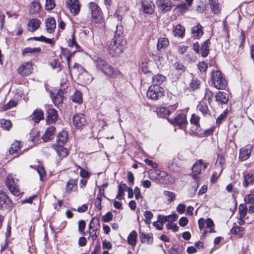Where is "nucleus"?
I'll list each match as a JSON object with an SVG mask.
<instances>
[{
	"label": "nucleus",
	"instance_id": "nucleus-1",
	"mask_svg": "<svg viewBox=\"0 0 254 254\" xmlns=\"http://www.w3.org/2000/svg\"><path fill=\"white\" fill-rule=\"evenodd\" d=\"M123 28L121 25H117L115 32L114 38L111 42L109 52L112 56H118L123 53L126 46V41L123 36Z\"/></svg>",
	"mask_w": 254,
	"mask_h": 254
},
{
	"label": "nucleus",
	"instance_id": "nucleus-2",
	"mask_svg": "<svg viewBox=\"0 0 254 254\" xmlns=\"http://www.w3.org/2000/svg\"><path fill=\"white\" fill-rule=\"evenodd\" d=\"M96 67L105 74L112 78L122 76L121 72L117 69H114L109 64L101 58L94 60Z\"/></svg>",
	"mask_w": 254,
	"mask_h": 254
},
{
	"label": "nucleus",
	"instance_id": "nucleus-3",
	"mask_svg": "<svg viewBox=\"0 0 254 254\" xmlns=\"http://www.w3.org/2000/svg\"><path fill=\"white\" fill-rule=\"evenodd\" d=\"M211 80L212 84L217 89H225L227 85L224 75L218 70H213L211 72Z\"/></svg>",
	"mask_w": 254,
	"mask_h": 254
},
{
	"label": "nucleus",
	"instance_id": "nucleus-4",
	"mask_svg": "<svg viewBox=\"0 0 254 254\" xmlns=\"http://www.w3.org/2000/svg\"><path fill=\"white\" fill-rule=\"evenodd\" d=\"M147 96L152 100H157L164 96V90L160 86L152 85L149 87Z\"/></svg>",
	"mask_w": 254,
	"mask_h": 254
},
{
	"label": "nucleus",
	"instance_id": "nucleus-5",
	"mask_svg": "<svg viewBox=\"0 0 254 254\" xmlns=\"http://www.w3.org/2000/svg\"><path fill=\"white\" fill-rule=\"evenodd\" d=\"M5 184L11 193L15 196H19L21 191L17 183L14 181V177L11 174H8L5 180Z\"/></svg>",
	"mask_w": 254,
	"mask_h": 254
},
{
	"label": "nucleus",
	"instance_id": "nucleus-6",
	"mask_svg": "<svg viewBox=\"0 0 254 254\" xmlns=\"http://www.w3.org/2000/svg\"><path fill=\"white\" fill-rule=\"evenodd\" d=\"M208 163L207 162H203L202 159L199 160L195 163L192 168V177L193 179L196 181L197 187H198L197 182L199 180V174L201 173L202 166L204 169H205L208 167Z\"/></svg>",
	"mask_w": 254,
	"mask_h": 254
},
{
	"label": "nucleus",
	"instance_id": "nucleus-7",
	"mask_svg": "<svg viewBox=\"0 0 254 254\" xmlns=\"http://www.w3.org/2000/svg\"><path fill=\"white\" fill-rule=\"evenodd\" d=\"M89 8L91 11V18L95 23L99 22L102 17L101 8L95 2H91L89 4Z\"/></svg>",
	"mask_w": 254,
	"mask_h": 254
},
{
	"label": "nucleus",
	"instance_id": "nucleus-8",
	"mask_svg": "<svg viewBox=\"0 0 254 254\" xmlns=\"http://www.w3.org/2000/svg\"><path fill=\"white\" fill-rule=\"evenodd\" d=\"M153 173L157 175L160 178H164L163 181H160L161 183L172 184L175 181V179L172 176L168 175L165 172H159L158 171H155L150 173V178L151 179H154L152 176Z\"/></svg>",
	"mask_w": 254,
	"mask_h": 254
},
{
	"label": "nucleus",
	"instance_id": "nucleus-9",
	"mask_svg": "<svg viewBox=\"0 0 254 254\" xmlns=\"http://www.w3.org/2000/svg\"><path fill=\"white\" fill-rule=\"evenodd\" d=\"M74 125L78 128H81L87 124V119L85 115L81 113L75 114L73 117Z\"/></svg>",
	"mask_w": 254,
	"mask_h": 254
},
{
	"label": "nucleus",
	"instance_id": "nucleus-10",
	"mask_svg": "<svg viewBox=\"0 0 254 254\" xmlns=\"http://www.w3.org/2000/svg\"><path fill=\"white\" fill-rule=\"evenodd\" d=\"M79 67L81 69L82 71L78 75L79 79L85 84L90 83L93 79L92 76L86 70L82 69L78 64H75L71 69H75Z\"/></svg>",
	"mask_w": 254,
	"mask_h": 254
},
{
	"label": "nucleus",
	"instance_id": "nucleus-11",
	"mask_svg": "<svg viewBox=\"0 0 254 254\" xmlns=\"http://www.w3.org/2000/svg\"><path fill=\"white\" fill-rule=\"evenodd\" d=\"M32 71L33 66L30 62L23 63L18 69L19 74L23 76L29 75L32 73Z\"/></svg>",
	"mask_w": 254,
	"mask_h": 254
},
{
	"label": "nucleus",
	"instance_id": "nucleus-12",
	"mask_svg": "<svg viewBox=\"0 0 254 254\" xmlns=\"http://www.w3.org/2000/svg\"><path fill=\"white\" fill-rule=\"evenodd\" d=\"M67 6L73 15H77L80 9V4L78 0H66Z\"/></svg>",
	"mask_w": 254,
	"mask_h": 254
},
{
	"label": "nucleus",
	"instance_id": "nucleus-13",
	"mask_svg": "<svg viewBox=\"0 0 254 254\" xmlns=\"http://www.w3.org/2000/svg\"><path fill=\"white\" fill-rule=\"evenodd\" d=\"M156 4L159 10L164 12L170 11L172 7L170 0H157Z\"/></svg>",
	"mask_w": 254,
	"mask_h": 254
},
{
	"label": "nucleus",
	"instance_id": "nucleus-14",
	"mask_svg": "<svg viewBox=\"0 0 254 254\" xmlns=\"http://www.w3.org/2000/svg\"><path fill=\"white\" fill-rule=\"evenodd\" d=\"M243 178V185L245 188L253 185L254 183V172L250 171L244 173Z\"/></svg>",
	"mask_w": 254,
	"mask_h": 254
},
{
	"label": "nucleus",
	"instance_id": "nucleus-15",
	"mask_svg": "<svg viewBox=\"0 0 254 254\" xmlns=\"http://www.w3.org/2000/svg\"><path fill=\"white\" fill-rule=\"evenodd\" d=\"M171 123L178 126L181 128H185L188 123L186 116L184 114L178 115Z\"/></svg>",
	"mask_w": 254,
	"mask_h": 254
},
{
	"label": "nucleus",
	"instance_id": "nucleus-16",
	"mask_svg": "<svg viewBox=\"0 0 254 254\" xmlns=\"http://www.w3.org/2000/svg\"><path fill=\"white\" fill-rule=\"evenodd\" d=\"M142 9L144 13L152 14L154 11V5L151 0H142Z\"/></svg>",
	"mask_w": 254,
	"mask_h": 254
},
{
	"label": "nucleus",
	"instance_id": "nucleus-17",
	"mask_svg": "<svg viewBox=\"0 0 254 254\" xmlns=\"http://www.w3.org/2000/svg\"><path fill=\"white\" fill-rule=\"evenodd\" d=\"M252 146L250 145H246L240 150L239 158L242 161L248 159L251 155Z\"/></svg>",
	"mask_w": 254,
	"mask_h": 254
},
{
	"label": "nucleus",
	"instance_id": "nucleus-18",
	"mask_svg": "<svg viewBox=\"0 0 254 254\" xmlns=\"http://www.w3.org/2000/svg\"><path fill=\"white\" fill-rule=\"evenodd\" d=\"M41 51L40 47H26L22 50V54L23 56H32L38 55Z\"/></svg>",
	"mask_w": 254,
	"mask_h": 254
},
{
	"label": "nucleus",
	"instance_id": "nucleus-19",
	"mask_svg": "<svg viewBox=\"0 0 254 254\" xmlns=\"http://www.w3.org/2000/svg\"><path fill=\"white\" fill-rule=\"evenodd\" d=\"M56 128L54 126L49 127L46 130L42 136V139L44 141H48L52 139L55 136Z\"/></svg>",
	"mask_w": 254,
	"mask_h": 254
},
{
	"label": "nucleus",
	"instance_id": "nucleus-20",
	"mask_svg": "<svg viewBox=\"0 0 254 254\" xmlns=\"http://www.w3.org/2000/svg\"><path fill=\"white\" fill-rule=\"evenodd\" d=\"M77 180L74 179H70L66 183L65 191L67 193H71L77 190Z\"/></svg>",
	"mask_w": 254,
	"mask_h": 254
},
{
	"label": "nucleus",
	"instance_id": "nucleus-21",
	"mask_svg": "<svg viewBox=\"0 0 254 254\" xmlns=\"http://www.w3.org/2000/svg\"><path fill=\"white\" fill-rule=\"evenodd\" d=\"M11 200L4 192H0V208L11 206Z\"/></svg>",
	"mask_w": 254,
	"mask_h": 254
},
{
	"label": "nucleus",
	"instance_id": "nucleus-22",
	"mask_svg": "<svg viewBox=\"0 0 254 254\" xmlns=\"http://www.w3.org/2000/svg\"><path fill=\"white\" fill-rule=\"evenodd\" d=\"M41 23V21L37 18L31 19L27 23L28 30L30 32H34L39 28Z\"/></svg>",
	"mask_w": 254,
	"mask_h": 254
},
{
	"label": "nucleus",
	"instance_id": "nucleus-23",
	"mask_svg": "<svg viewBox=\"0 0 254 254\" xmlns=\"http://www.w3.org/2000/svg\"><path fill=\"white\" fill-rule=\"evenodd\" d=\"M203 34L202 27L199 24H198L191 28V37L194 39L200 38L202 36Z\"/></svg>",
	"mask_w": 254,
	"mask_h": 254
},
{
	"label": "nucleus",
	"instance_id": "nucleus-24",
	"mask_svg": "<svg viewBox=\"0 0 254 254\" xmlns=\"http://www.w3.org/2000/svg\"><path fill=\"white\" fill-rule=\"evenodd\" d=\"M41 8V4L37 1L31 2L28 6L29 12L32 14L38 13L40 11Z\"/></svg>",
	"mask_w": 254,
	"mask_h": 254
},
{
	"label": "nucleus",
	"instance_id": "nucleus-25",
	"mask_svg": "<svg viewBox=\"0 0 254 254\" xmlns=\"http://www.w3.org/2000/svg\"><path fill=\"white\" fill-rule=\"evenodd\" d=\"M56 26V20L53 17L48 18L46 21V27L47 31L49 33H52Z\"/></svg>",
	"mask_w": 254,
	"mask_h": 254
},
{
	"label": "nucleus",
	"instance_id": "nucleus-26",
	"mask_svg": "<svg viewBox=\"0 0 254 254\" xmlns=\"http://www.w3.org/2000/svg\"><path fill=\"white\" fill-rule=\"evenodd\" d=\"M175 70L172 73V74L176 75V78H178L180 75L185 72L186 70L185 66L179 63H176L174 65Z\"/></svg>",
	"mask_w": 254,
	"mask_h": 254
},
{
	"label": "nucleus",
	"instance_id": "nucleus-27",
	"mask_svg": "<svg viewBox=\"0 0 254 254\" xmlns=\"http://www.w3.org/2000/svg\"><path fill=\"white\" fill-rule=\"evenodd\" d=\"M32 120L35 123H38L44 119V113L40 109L35 110L31 116Z\"/></svg>",
	"mask_w": 254,
	"mask_h": 254
},
{
	"label": "nucleus",
	"instance_id": "nucleus-28",
	"mask_svg": "<svg viewBox=\"0 0 254 254\" xmlns=\"http://www.w3.org/2000/svg\"><path fill=\"white\" fill-rule=\"evenodd\" d=\"M68 134L66 131H62L57 136V141L59 145H64L67 141Z\"/></svg>",
	"mask_w": 254,
	"mask_h": 254
},
{
	"label": "nucleus",
	"instance_id": "nucleus-29",
	"mask_svg": "<svg viewBox=\"0 0 254 254\" xmlns=\"http://www.w3.org/2000/svg\"><path fill=\"white\" fill-rule=\"evenodd\" d=\"M53 147L60 157L63 158L65 157L67 155V150L66 148L63 147V145H54Z\"/></svg>",
	"mask_w": 254,
	"mask_h": 254
},
{
	"label": "nucleus",
	"instance_id": "nucleus-30",
	"mask_svg": "<svg viewBox=\"0 0 254 254\" xmlns=\"http://www.w3.org/2000/svg\"><path fill=\"white\" fill-rule=\"evenodd\" d=\"M216 101L221 104H226L229 100L227 93L223 91H219L216 95Z\"/></svg>",
	"mask_w": 254,
	"mask_h": 254
},
{
	"label": "nucleus",
	"instance_id": "nucleus-31",
	"mask_svg": "<svg viewBox=\"0 0 254 254\" xmlns=\"http://www.w3.org/2000/svg\"><path fill=\"white\" fill-rule=\"evenodd\" d=\"M48 116L47 118L48 120V121H50L52 123L55 122L58 117V115L57 113V111L53 108L49 109L48 110Z\"/></svg>",
	"mask_w": 254,
	"mask_h": 254
},
{
	"label": "nucleus",
	"instance_id": "nucleus-32",
	"mask_svg": "<svg viewBox=\"0 0 254 254\" xmlns=\"http://www.w3.org/2000/svg\"><path fill=\"white\" fill-rule=\"evenodd\" d=\"M169 44V42L167 38L161 37L158 39L157 48L158 51H161V49L168 47Z\"/></svg>",
	"mask_w": 254,
	"mask_h": 254
},
{
	"label": "nucleus",
	"instance_id": "nucleus-33",
	"mask_svg": "<svg viewBox=\"0 0 254 254\" xmlns=\"http://www.w3.org/2000/svg\"><path fill=\"white\" fill-rule=\"evenodd\" d=\"M152 85L160 86L166 80V77L162 74H158L152 76Z\"/></svg>",
	"mask_w": 254,
	"mask_h": 254
},
{
	"label": "nucleus",
	"instance_id": "nucleus-34",
	"mask_svg": "<svg viewBox=\"0 0 254 254\" xmlns=\"http://www.w3.org/2000/svg\"><path fill=\"white\" fill-rule=\"evenodd\" d=\"M139 237L142 243L151 244L153 242V237L151 234H146L140 231Z\"/></svg>",
	"mask_w": 254,
	"mask_h": 254
},
{
	"label": "nucleus",
	"instance_id": "nucleus-35",
	"mask_svg": "<svg viewBox=\"0 0 254 254\" xmlns=\"http://www.w3.org/2000/svg\"><path fill=\"white\" fill-rule=\"evenodd\" d=\"M185 32V28L180 24L177 25L173 30V34L175 37L182 38Z\"/></svg>",
	"mask_w": 254,
	"mask_h": 254
},
{
	"label": "nucleus",
	"instance_id": "nucleus-36",
	"mask_svg": "<svg viewBox=\"0 0 254 254\" xmlns=\"http://www.w3.org/2000/svg\"><path fill=\"white\" fill-rule=\"evenodd\" d=\"M210 44L209 40L204 41L201 45L200 48V54L203 57H206L209 54L208 47Z\"/></svg>",
	"mask_w": 254,
	"mask_h": 254
},
{
	"label": "nucleus",
	"instance_id": "nucleus-37",
	"mask_svg": "<svg viewBox=\"0 0 254 254\" xmlns=\"http://www.w3.org/2000/svg\"><path fill=\"white\" fill-rule=\"evenodd\" d=\"M170 113V110L164 107H160L157 110L158 116L162 118H167Z\"/></svg>",
	"mask_w": 254,
	"mask_h": 254
},
{
	"label": "nucleus",
	"instance_id": "nucleus-38",
	"mask_svg": "<svg viewBox=\"0 0 254 254\" xmlns=\"http://www.w3.org/2000/svg\"><path fill=\"white\" fill-rule=\"evenodd\" d=\"M21 147V142L16 141L13 142L9 149V152L11 154L17 153Z\"/></svg>",
	"mask_w": 254,
	"mask_h": 254
},
{
	"label": "nucleus",
	"instance_id": "nucleus-39",
	"mask_svg": "<svg viewBox=\"0 0 254 254\" xmlns=\"http://www.w3.org/2000/svg\"><path fill=\"white\" fill-rule=\"evenodd\" d=\"M127 186L126 184H121L118 186V193L116 198L119 200L124 199L125 191L127 190Z\"/></svg>",
	"mask_w": 254,
	"mask_h": 254
},
{
	"label": "nucleus",
	"instance_id": "nucleus-40",
	"mask_svg": "<svg viewBox=\"0 0 254 254\" xmlns=\"http://www.w3.org/2000/svg\"><path fill=\"white\" fill-rule=\"evenodd\" d=\"M209 2L211 10L214 13L218 14L221 12V8L215 0H209Z\"/></svg>",
	"mask_w": 254,
	"mask_h": 254
},
{
	"label": "nucleus",
	"instance_id": "nucleus-41",
	"mask_svg": "<svg viewBox=\"0 0 254 254\" xmlns=\"http://www.w3.org/2000/svg\"><path fill=\"white\" fill-rule=\"evenodd\" d=\"M197 108L204 116L208 113L209 110L208 109V107L204 103V101H201L199 103L197 106Z\"/></svg>",
	"mask_w": 254,
	"mask_h": 254
},
{
	"label": "nucleus",
	"instance_id": "nucleus-42",
	"mask_svg": "<svg viewBox=\"0 0 254 254\" xmlns=\"http://www.w3.org/2000/svg\"><path fill=\"white\" fill-rule=\"evenodd\" d=\"M137 233L133 231L128 235L127 238L128 243L131 246H135L136 243Z\"/></svg>",
	"mask_w": 254,
	"mask_h": 254
},
{
	"label": "nucleus",
	"instance_id": "nucleus-43",
	"mask_svg": "<svg viewBox=\"0 0 254 254\" xmlns=\"http://www.w3.org/2000/svg\"><path fill=\"white\" fill-rule=\"evenodd\" d=\"M225 164V159L222 155H218L216 161V165L220 167V173H222L223 170V167Z\"/></svg>",
	"mask_w": 254,
	"mask_h": 254
},
{
	"label": "nucleus",
	"instance_id": "nucleus-44",
	"mask_svg": "<svg viewBox=\"0 0 254 254\" xmlns=\"http://www.w3.org/2000/svg\"><path fill=\"white\" fill-rule=\"evenodd\" d=\"M71 99L72 101L81 103L82 102V98L81 92L79 91H76L74 92V93L71 96Z\"/></svg>",
	"mask_w": 254,
	"mask_h": 254
},
{
	"label": "nucleus",
	"instance_id": "nucleus-45",
	"mask_svg": "<svg viewBox=\"0 0 254 254\" xmlns=\"http://www.w3.org/2000/svg\"><path fill=\"white\" fill-rule=\"evenodd\" d=\"M1 127L5 130H9L11 127V123L9 120L1 119L0 121Z\"/></svg>",
	"mask_w": 254,
	"mask_h": 254
},
{
	"label": "nucleus",
	"instance_id": "nucleus-46",
	"mask_svg": "<svg viewBox=\"0 0 254 254\" xmlns=\"http://www.w3.org/2000/svg\"><path fill=\"white\" fill-rule=\"evenodd\" d=\"M62 54L63 56L65 57V60H66L67 63L68 68L70 69V59L71 56V54L70 53L68 50L63 48L62 49Z\"/></svg>",
	"mask_w": 254,
	"mask_h": 254
},
{
	"label": "nucleus",
	"instance_id": "nucleus-47",
	"mask_svg": "<svg viewBox=\"0 0 254 254\" xmlns=\"http://www.w3.org/2000/svg\"><path fill=\"white\" fill-rule=\"evenodd\" d=\"M231 231L232 233L239 235L240 237H241L244 233L245 229L243 227L236 226L233 227Z\"/></svg>",
	"mask_w": 254,
	"mask_h": 254
},
{
	"label": "nucleus",
	"instance_id": "nucleus-48",
	"mask_svg": "<svg viewBox=\"0 0 254 254\" xmlns=\"http://www.w3.org/2000/svg\"><path fill=\"white\" fill-rule=\"evenodd\" d=\"M213 93L209 89H206L205 91V95L203 98V101H207L208 103H210L212 100Z\"/></svg>",
	"mask_w": 254,
	"mask_h": 254
},
{
	"label": "nucleus",
	"instance_id": "nucleus-49",
	"mask_svg": "<svg viewBox=\"0 0 254 254\" xmlns=\"http://www.w3.org/2000/svg\"><path fill=\"white\" fill-rule=\"evenodd\" d=\"M32 39L36 41H40L50 44H53V41L52 40V39L47 38L43 36H41L40 37H34L32 38Z\"/></svg>",
	"mask_w": 254,
	"mask_h": 254
},
{
	"label": "nucleus",
	"instance_id": "nucleus-50",
	"mask_svg": "<svg viewBox=\"0 0 254 254\" xmlns=\"http://www.w3.org/2000/svg\"><path fill=\"white\" fill-rule=\"evenodd\" d=\"M56 4L55 0H46L45 8L47 10H51L54 8Z\"/></svg>",
	"mask_w": 254,
	"mask_h": 254
},
{
	"label": "nucleus",
	"instance_id": "nucleus-51",
	"mask_svg": "<svg viewBox=\"0 0 254 254\" xmlns=\"http://www.w3.org/2000/svg\"><path fill=\"white\" fill-rule=\"evenodd\" d=\"M164 194L166 197L167 200L169 202L173 201L176 196L174 192L167 190L164 191Z\"/></svg>",
	"mask_w": 254,
	"mask_h": 254
},
{
	"label": "nucleus",
	"instance_id": "nucleus-52",
	"mask_svg": "<svg viewBox=\"0 0 254 254\" xmlns=\"http://www.w3.org/2000/svg\"><path fill=\"white\" fill-rule=\"evenodd\" d=\"M144 216L145 218V223L147 224H150L151 223V219L153 217L152 213L150 211H146L144 213Z\"/></svg>",
	"mask_w": 254,
	"mask_h": 254
},
{
	"label": "nucleus",
	"instance_id": "nucleus-53",
	"mask_svg": "<svg viewBox=\"0 0 254 254\" xmlns=\"http://www.w3.org/2000/svg\"><path fill=\"white\" fill-rule=\"evenodd\" d=\"M248 209L246 206L244 205H241L239 207V214L240 218H245Z\"/></svg>",
	"mask_w": 254,
	"mask_h": 254
},
{
	"label": "nucleus",
	"instance_id": "nucleus-54",
	"mask_svg": "<svg viewBox=\"0 0 254 254\" xmlns=\"http://www.w3.org/2000/svg\"><path fill=\"white\" fill-rule=\"evenodd\" d=\"M78 168L80 169L79 174L81 177L84 179H88L90 176V173L88 171L83 169L82 167L80 166H77Z\"/></svg>",
	"mask_w": 254,
	"mask_h": 254
},
{
	"label": "nucleus",
	"instance_id": "nucleus-55",
	"mask_svg": "<svg viewBox=\"0 0 254 254\" xmlns=\"http://www.w3.org/2000/svg\"><path fill=\"white\" fill-rule=\"evenodd\" d=\"M91 224H92V226L94 227V229H93V232H96L100 228V222L99 220L96 218H93L91 220Z\"/></svg>",
	"mask_w": 254,
	"mask_h": 254
},
{
	"label": "nucleus",
	"instance_id": "nucleus-56",
	"mask_svg": "<svg viewBox=\"0 0 254 254\" xmlns=\"http://www.w3.org/2000/svg\"><path fill=\"white\" fill-rule=\"evenodd\" d=\"M167 228L169 230H171L174 232H176L179 230V227L177 224L173 222H168L166 225Z\"/></svg>",
	"mask_w": 254,
	"mask_h": 254
},
{
	"label": "nucleus",
	"instance_id": "nucleus-57",
	"mask_svg": "<svg viewBox=\"0 0 254 254\" xmlns=\"http://www.w3.org/2000/svg\"><path fill=\"white\" fill-rule=\"evenodd\" d=\"M113 218V214L111 212H108L105 215L102 216V221L103 222H109Z\"/></svg>",
	"mask_w": 254,
	"mask_h": 254
},
{
	"label": "nucleus",
	"instance_id": "nucleus-58",
	"mask_svg": "<svg viewBox=\"0 0 254 254\" xmlns=\"http://www.w3.org/2000/svg\"><path fill=\"white\" fill-rule=\"evenodd\" d=\"M17 105V103L14 101H10L8 103H7L6 105H5L3 108V111H6L10 109L11 108L14 107L16 106Z\"/></svg>",
	"mask_w": 254,
	"mask_h": 254
},
{
	"label": "nucleus",
	"instance_id": "nucleus-59",
	"mask_svg": "<svg viewBox=\"0 0 254 254\" xmlns=\"http://www.w3.org/2000/svg\"><path fill=\"white\" fill-rule=\"evenodd\" d=\"M206 225L207 228H210L209 230L210 233L215 232L214 231V223L211 219L208 218L206 220Z\"/></svg>",
	"mask_w": 254,
	"mask_h": 254
},
{
	"label": "nucleus",
	"instance_id": "nucleus-60",
	"mask_svg": "<svg viewBox=\"0 0 254 254\" xmlns=\"http://www.w3.org/2000/svg\"><path fill=\"white\" fill-rule=\"evenodd\" d=\"M200 72H205L207 68V64L204 62H199L197 65Z\"/></svg>",
	"mask_w": 254,
	"mask_h": 254
},
{
	"label": "nucleus",
	"instance_id": "nucleus-61",
	"mask_svg": "<svg viewBox=\"0 0 254 254\" xmlns=\"http://www.w3.org/2000/svg\"><path fill=\"white\" fill-rule=\"evenodd\" d=\"M200 118L199 116L196 115L195 114H192L191 116V118L190 119V123L191 124L198 126L199 123Z\"/></svg>",
	"mask_w": 254,
	"mask_h": 254
},
{
	"label": "nucleus",
	"instance_id": "nucleus-62",
	"mask_svg": "<svg viewBox=\"0 0 254 254\" xmlns=\"http://www.w3.org/2000/svg\"><path fill=\"white\" fill-rule=\"evenodd\" d=\"M245 201L247 203L254 204V195L253 194H249L247 195L245 197Z\"/></svg>",
	"mask_w": 254,
	"mask_h": 254
},
{
	"label": "nucleus",
	"instance_id": "nucleus-63",
	"mask_svg": "<svg viewBox=\"0 0 254 254\" xmlns=\"http://www.w3.org/2000/svg\"><path fill=\"white\" fill-rule=\"evenodd\" d=\"M37 171L39 174L41 181H42L43 177L45 175V171L44 168L42 166H38L37 168Z\"/></svg>",
	"mask_w": 254,
	"mask_h": 254
},
{
	"label": "nucleus",
	"instance_id": "nucleus-64",
	"mask_svg": "<svg viewBox=\"0 0 254 254\" xmlns=\"http://www.w3.org/2000/svg\"><path fill=\"white\" fill-rule=\"evenodd\" d=\"M134 192L135 199L136 200H139V199L141 200L143 197L141 194L140 190L138 187H136L134 188Z\"/></svg>",
	"mask_w": 254,
	"mask_h": 254
}]
</instances>
